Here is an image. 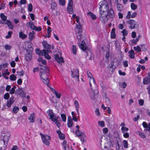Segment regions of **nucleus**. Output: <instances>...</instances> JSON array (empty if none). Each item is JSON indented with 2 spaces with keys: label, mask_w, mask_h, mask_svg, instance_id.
<instances>
[{
  "label": "nucleus",
  "mask_w": 150,
  "mask_h": 150,
  "mask_svg": "<svg viewBox=\"0 0 150 150\" xmlns=\"http://www.w3.org/2000/svg\"><path fill=\"white\" fill-rule=\"evenodd\" d=\"M120 87L123 88H125L126 87L127 84L125 82H123V83L120 84Z\"/></svg>",
  "instance_id": "obj_53"
},
{
  "label": "nucleus",
  "mask_w": 150,
  "mask_h": 150,
  "mask_svg": "<svg viewBox=\"0 0 150 150\" xmlns=\"http://www.w3.org/2000/svg\"><path fill=\"white\" fill-rule=\"evenodd\" d=\"M59 4L60 5L63 6L65 5V0H59Z\"/></svg>",
  "instance_id": "obj_49"
},
{
  "label": "nucleus",
  "mask_w": 150,
  "mask_h": 150,
  "mask_svg": "<svg viewBox=\"0 0 150 150\" xmlns=\"http://www.w3.org/2000/svg\"><path fill=\"white\" fill-rule=\"evenodd\" d=\"M137 134L139 136H140L141 138L143 139L145 138L146 137L145 135L143 132H138Z\"/></svg>",
  "instance_id": "obj_32"
},
{
  "label": "nucleus",
  "mask_w": 150,
  "mask_h": 150,
  "mask_svg": "<svg viewBox=\"0 0 150 150\" xmlns=\"http://www.w3.org/2000/svg\"><path fill=\"white\" fill-rule=\"evenodd\" d=\"M87 15V16H90L93 19L95 20L96 18V16L91 12H88Z\"/></svg>",
  "instance_id": "obj_22"
},
{
  "label": "nucleus",
  "mask_w": 150,
  "mask_h": 150,
  "mask_svg": "<svg viewBox=\"0 0 150 150\" xmlns=\"http://www.w3.org/2000/svg\"><path fill=\"white\" fill-rule=\"evenodd\" d=\"M26 3V0H21L20 1V4H18V6H21L22 4H25Z\"/></svg>",
  "instance_id": "obj_52"
},
{
  "label": "nucleus",
  "mask_w": 150,
  "mask_h": 150,
  "mask_svg": "<svg viewBox=\"0 0 150 150\" xmlns=\"http://www.w3.org/2000/svg\"><path fill=\"white\" fill-rule=\"evenodd\" d=\"M98 124L99 126L102 127H103L105 126V123L103 121H99Z\"/></svg>",
  "instance_id": "obj_48"
},
{
  "label": "nucleus",
  "mask_w": 150,
  "mask_h": 150,
  "mask_svg": "<svg viewBox=\"0 0 150 150\" xmlns=\"http://www.w3.org/2000/svg\"><path fill=\"white\" fill-rule=\"evenodd\" d=\"M40 69L41 70L40 73L41 79L42 81L48 86L49 80L47 77V74L49 72V69L48 67L42 66Z\"/></svg>",
  "instance_id": "obj_1"
},
{
  "label": "nucleus",
  "mask_w": 150,
  "mask_h": 150,
  "mask_svg": "<svg viewBox=\"0 0 150 150\" xmlns=\"http://www.w3.org/2000/svg\"><path fill=\"white\" fill-rule=\"evenodd\" d=\"M127 23L129 25V28L130 29L137 28L139 26L138 23L133 19L127 21Z\"/></svg>",
  "instance_id": "obj_5"
},
{
  "label": "nucleus",
  "mask_w": 150,
  "mask_h": 150,
  "mask_svg": "<svg viewBox=\"0 0 150 150\" xmlns=\"http://www.w3.org/2000/svg\"><path fill=\"white\" fill-rule=\"evenodd\" d=\"M142 125L144 128H145L144 130H147L148 131H150V123H149L148 124L144 122L142 123Z\"/></svg>",
  "instance_id": "obj_14"
},
{
  "label": "nucleus",
  "mask_w": 150,
  "mask_h": 150,
  "mask_svg": "<svg viewBox=\"0 0 150 150\" xmlns=\"http://www.w3.org/2000/svg\"><path fill=\"white\" fill-rule=\"evenodd\" d=\"M117 1V9L119 11H121L123 10V6L121 4H119L118 0Z\"/></svg>",
  "instance_id": "obj_20"
},
{
  "label": "nucleus",
  "mask_w": 150,
  "mask_h": 150,
  "mask_svg": "<svg viewBox=\"0 0 150 150\" xmlns=\"http://www.w3.org/2000/svg\"><path fill=\"white\" fill-rule=\"evenodd\" d=\"M27 25H29L31 29L33 30H35V28H36V26H35L33 23L31 21L29 23H27Z\"/></svg>",
  "instance_id": "obj_18"
},
{
  "label": "nucleus",
  "mask_w": 150,
  "mask_h": 150,
  "mask_svg": "<svg viewBox=\"0 0 150 150\" xmlns=\"http://www.w3.org/2000/svg\"><path fill=\"white\" fill-rule=\"evenodd\" d=\"M139 39L138 38H137L136 39H132L130 40V42H131V45H133L136 44L137 42L138 41Z\"/></svg>",
  "instance_id": "obj_25"
},
{
  "label": "nucleus",
  "mask_w": 150,
  "mask_h": 150,
  "mask_svg": "<svg viewBox=\"0 0 150 150\" xmlns=\"http://www.w3.org/2000/svg\"><path fill=\"white\" fill-rule=\"evenodd\" d=\"M61 117L63 122H65L66 120V116L65 114H61Z\"/></svg>",
  "instance_id": "obj_46"
},
{
  "label": "nucleus",
  "mask_w": 150,
  "mask_h": 150,
  "mask_svg": "<svg viewBox=\"0 0 150 150\" xmlns=\"http://www.w3.org/2000/svg\"><path fill=\"white\" fill-rule=\"evenodd\" d=\"M131 7L132 10H135L137 9V6L133 3H132L131 4Z\"/></svg>",
  "instance_id": "obj_43"
},
{
  "label": "nucleus",
  "mask_w": 150,
  "mask_h": 150,
  "mask_svg": "<svg viewBox=\"0 0 150 150\" xmlns=\"http://www.w3.org/2000/svg\"><path fill=\"white\" fill-rule=\"evenodd\" d=\"M100 6V14L102 13H108V5L107 1L104 0L100 2L99 3Z\"/></svg>",
  "instance_id": "obj_3"
},
{
  "label": "nucleus",
  "mask_w": 150,
  "mask_h": 150,
  "mask_svg": "<svg viewBox=\"0 0 150 150\" xmlns=\"http://www.w3.org/2000/svg\"><path fill=\"white\" fill-rule=\"evenodd\" d=\"M141 49L143 51H145L146 50V49L145 48V45L144 44H142L141 45Z\"/></svg>",
  "instance_id": "obj_62"
},
{
  "label": "nucleus",
  "mask_w": 150,
  "mask_h": 150,
  "mask_svg": "<svg viewBox=\"0 0 150 150\" xmlns=\"http://www.w3.org/2000/svg\"><path fill=\"white\" fill-rule=\"evenodd\" d=\"M0 16L2 20L4 21H6L7 17L6 16H5L4 13H1L0 15Z\"/></svg>",
  "instance_id": "obj_29"
},
{
  "label": "nucleus",
  "mask_w": 150,
  "mask_h": 150,
  "mask_svg": "<svg viewBox=\"0 0 150 150\" xmlns=\"http://www.w3.org/2000/svg\"><path fill=\"white\" fill-rule=\"evenodd\" d=\"M9 94L8 93H6L4 96V98L5 99L7 100L9 97Z\"/></svg>",
  "instance_id": "obj_56"
},
{
  "label": "nucleus",
  "mask_w": 150,
  "mask_h": 150,
  "mask_svg": "<svg viewBox=\"0 0 150 150\" xmlns=\"http://www.w3.org/2000/svg\"><path fill=\"white\" fill-rule=\"evenodd\" d=\"M87 73L88 77L90 78V79L93 77V75L89 71H87Z\"/></svg>",
  "instance_id": "obj_54"
},
{
  "label": "nucleus",
  "mask_w": 150,
  "mask_h": 150,
  "mask_svg": "<svg viewBox=\"0 0 150 150\" xmlns=\"http://www.w3.org/2000/svg\"><path fill=\"white\" fill-rule=\"evenodd\" d=\"M74 105L76 107V109H79V105L78 102L77 100H75L74 103Z\"/></svg>",
  "instance_id": "obj_47"
},
{
  "label": "nucleus",
  "mask_w": 150,
  "mask_h": 150,
  "mask_svg": "<svg viewBox=\"0 0 150 150\" xmlns=\"http://www.w3.org/2000/svg\"><path fill=\"white\" fill-rule=\"evenodd\" d=\"M12 33V32L11 31H8V35H6L5 38H10L11 36V34Z\"/></svg>",
  "instance_id": "obj_57"
},
{
  "label": "nucleus",
  "mask_w": 150,
  "mask_h": 150,
  "mask_svg": "<svg viewBox=\"0 0 150 150\" xmlns=\"http://www.w3.org/2000/svg\"><path fill=\"white\" fill-rule=\"evenodd\" d=\"M42 139L43 143L47 146L49 145L50 143L48 140H50V137L49 136L46 135H44L41 133H40Z\"/></svg>",
  "instance_id": "obj_6"
},
{
  "label": "nucleus",
  "mask_w": 150,
  "mask_h": 150,
  "mask_svg": "<svg viewBox=\"0 0 150 150\" xmlns=\"http://www.w3.org/2000/svg\"><path fill=\"white\" fill-rule=\"evenodd\" d=\"M91 83H93V85L95 86L96 85V83L93 77L91 79H90L89 80V84L91 86V88L92 89V88L91 87Z\"/></svg>",
  "instance_id": "obj_28"
},
{
  "label": "nucleus",
  "mask_w": 150,
  "mask_h": 150,
  "mask_svg": "<svg viewBox=\"0 0 150 150\" xmlns=\"http://www.w3.org/2000/svg\"><path fill=\"white\" fill-rule=\"evenodd\" d=\"M19 37L22 39H24L27 37L26 34H24L21 31L19 33Z\"/></svg>",
  "instance_id": "obj_27"
},
{
  "label": "nucleus",
  "mask_w": 150,
  "mask_h": 150,
  "mask_svg": "<svg viewBox=\"0 0 150 150\" xmlns=\"http://www.w3.org/2000/svg\"><path fill=\"white\" fill-rule=\"evenodd\" d=\"M36 53L39 55L44 56V53L43 50L41 51L39 49H36L35 50Z\"/></svg>",
  "instance_id": "obj_26"
},
{
  "label": "nucleus",
  "mask_w": 150,
  "mask_h": 150,
  "mask_svg": "<svg viewBox=\"0 0 150 150\" xmlns=\"http://www.w3.org/2000/svg\"><path fill=\"white\" fill-rule=\"evenodd\" d=\"M32 54L31 52H28L25 54V58L26 61H29L32 59Z\"/></svg>",
  "instance_id": "obj_15"
},
{
  "label": "nucleus",
  "mask_w": 150,
  "mask_h": 150,
  "mask_svg": "<svg viewBox=\"0 0 150 150\" xmlns=\"http://www.w3.org/2000/svg\"><path fill=\"white\" fill-rule=\"evenodd\" d=\"M59 138L60 139L62 140H63L65 138V136L62 133L61 134H59Z\"/></svg>",
  "instance_id": "obj_55"
},
{
  "label": "nucleus",
  "mask_w": 150,
  "mask_h": 150,
  "mask_svg": "<svg viewBox=\"0 0 150 150\" xmlns=\"http://www.w3.org/2000/svg\"><path fill=\"white\" fill-rule=\"evenodd\" d=\"M80 136L81 137H80V140L82 142V143H83L84 142V138L86 137V135L83 134H82V135Z\"/></svg>",
  "instance_id": "obj_45"
},
{
  "label": "nucleus",
  "mask_w": 150,
  "mask_h": 150,
  "mask_svg": "<svg viewBox=\"0 0 150 150\" xmlns=\"http://www.w3.org/2000/svg\"><path fill=\"white\" fill-rule=\"evenodd\" d=\"M109 18V16L108 15V13L107 14L106 13L100 14V20L103 23H107Z\"/></svg>",
  "instance_id": "obj_7"
},
{
  "label": "nucleus",
  "mask_w": 150,
  "mask_h": 150,
  "mask_svg": "<svg viewBox=\"0 0 150 150\" xmlns=\"http://www.w3.org/2000/svg\"><path fill=\"white\" fill-rule=\"evenodd\" d=\"M73 124V122L72 120H70L68 121L67 125L69 127H72Z\"/></svg>",
  "instance_id": "obj_39"
},
{
  "label": "nucleus",
  "mask_w": 150,
  "mask_h": 150,
  "mask_svg": "<svg viewBox=\"0 0 150 150\" xmlns=\"http://www.w3.org/2000/svg\"><path fill=\"white\" fill-rule=\"evenodd\" d=\"M28 11L30 12H31L33 10V6L31 4H30L28 6Z\"/></svg>",
  "instance_id": "obj_50"
},
{
  "label": "nucleus",
  "mask_w": 150,
  "mask_h": 150,
  "mask_svg": "<svg viewBox=\"0 0 150 150\" xmlns=\"http://www.w3.org/2000/svg\"><path fill=\"white\" fill-rule=\"evenodd\" d=\"M9 138V135H5L3 137V140H0V143H1L2 145L3 144L4 145L3 147L0 146V150H5Z\"/></svg>",
  "instance_id": "obj_4"
},
{
  "label": "nucleus",
  "mask_w": 150,
  "mask_h": 150,
  "mask_svg": "<svg viewBox=\"0 0 150 150\" xmlns=\"http://www.w3.org/2000/svg\"><path fill=\"white\" fill-rule=\"evenodd\" d=\"M73 4V1L72 0H69L68 4L67 10L68 12L71 14H72L74 13Z\"/></svg>",
  "instance_id": "obj_8"
},
{
  "label": "nucleus",
  "mask_w": 150,
  "mask_h": 150,
  "mask_svg": "<svg viewBox=\"0 0 150 150\" xmlns=\"http://www.w3.org/2000/svg\"><path fill=\"white\" fill-rule=\"evenodd\" d=\"M109 13L111 18H112L114 16V11L112 9L110 8V9Z\"/></svg>",
  "instance_id": "obj_30"
},
{
  "label": "nucleus",
  "mask_w": 150,
  "mask_h": 150,
  "mask_svg": "<svg viewBox=\"0 0 150 150\" xmlns=\"http://www.w3.org/2000/svg\"><path fill=\"white\" fill-rule=\"evenodd\" d=\"M47 113L48 114V115L50 116L49 118L51 120L57 117L54 115V113L52 110H48L47 112Z\"/></svg>",
  "instance_id": "obj_13"
},
{
  "label": "nucleus",
  "mask_w": 150,
  "mask_h": 150,
  "mask_svg": "<svg viewBox=\"0 0 150 150\" xmlns=\"http://www.w3.org/2000/svg\"><path fill=\"white\" fill-rule=\"evenodd\" d=\"M124 133L123 134V137L125 138H128L129 137V134L127 132L123 133Z\"/></svg>",
  "instance_id": "obj_60"
},
{
  "label": "nucleus",
  "mask_w": 150,
  "mask_h": 150,
  "mask_svg": "<svg viewBox=\"0 0 150 150\" xmlns=\"http://www.w3.org/2000/svg\"><path fill=\"white\" fill-rule=\"evenodd\" d=\"M38 61L39 62H41L43 64H45L46 63V62L45 60L42 59H38Z\"/></svg>",
  "instance_id": "obj_58"
},
{
  "label": "nucleus",
  "mask_w": 150,
  "mask_h": 150,
  "mask_svg": "<svg viewBox=\"0 0 150 150\" xmlns=\"http://www.w3.org/2000/svg\"><path fill=\"white\" fill-rule=\"evenodd\" d=\"M34 35L35 33L34 31L30 33L29 34V38L30 40L32 41L35 38Z\"/></svg>",
  "instance_id": "obj_21"
},
{
  "label": "nucleus",
  "mask_w": 150,
  "mask_h": 150,
  "mask_svg": "<svg viewBox=\"0 0 150 150\" xmlns=\"http://www.w3.org/2000/svg\"><path fill=\"white\" fill-rule=\"evenodd\" d=\"M28 119L29 120L30 122L33 123L35 121V116L34 113L30 114V115L28 117Z\"/></svg>",
  "instance_id": "obj_17"
},
{
  "label": "nucleus",
  "mask_w": 150,
  "mask_h": 150,
  "mask_svg": "<svg viewBox=\"0 0 150 150\" xmlns=\"http://www.w3.org/2000/svg\"><path fill=\"white\" fill-rule=\"evenodd\" d=\"M57 117H56V118H54L52 120L57 125L58 127H59V126L60 125V124L59 122L57 121Z\"/></svg>",
  "instance_id": "obj_31"
},
{
  "label": "nucleus",
  "mask_w": 150,
  "mask_h": 150,
  "mask_svg": "<svg viewBox=\"0 0 150 150\" xmlns=\"http://www.w3.org/2000/svg\"><path fill=\"white\" fill-rule=\"evenodd\" d=\"M71 50L73 53L75 54H76V46L74 45H73Z\"/></svg>",
  "instance_id": "obj_34"
},
{
  "label": "nucleus",
  "mask_w": 150,
  "mask_h": 150,
  "mask_svg": "<svg viewBox=\"0 0 150 150\" xmlns=\"http://www.w3.org/2000/svg\"><path fill=\"white\" fill-rule=\"evenodd\" d=\"M42 43L44 47V49L43 50V53H44V56L46 59H50L51 58V57L48 54L51 52L50 50L51 45L48 44L45 41L43 42Z\"/></svg>",
  "instance_id": "obj_2"
},
{
  "label": "nucleus",
  "mask_w": 150,
  "mask_h": 150,
  "mask_svg": "<svg viewBox=\"0 0 150 150\" xmlns=\"http://www.w3.org/2000/svg\"><path fill=\"white\" fill-rule=\"evenodd\" d=\"M16 76L13 74L11 75L10 76V79L11 80L14 81L16 79Z\"/></svg>",
  "instance_id": "obj_37"
},
{
  "label": "nucleus",
  "mask_w": 150,
  "mask_h": 150,
  "mask_svg": "<svg viewBox=\"0 0 150 150\" xmlns=\"http://www.w3.org/2000/svg\"><path fill=\"white\" fill-rule=\"evenodd\" d=\"M67 144V142L65 140L64 141L63 143V145L64 146V148L65 149L67 148V146H68Z\"/></svg>",
  "instance_id": "obj_51"
},
{
  "label": "nucleus",
  "mask_w": 150,
  "mask_h": 150,
  "mask_svg": "<svg viewBox=\"0 0 150 150\" xmlns=\"http://www.w3.org/2000/svg\"><path fill=\"white\" fill-rule=\"evenodd\" d=\"M79 46L83 51H86L88 50V47L86 46V43L83 40L82 41L80 44L79 43Z\"/></svg>",
  "instance_id": "obj_12"
},
{
  "label": "nucleus",
  "mask_w": 150,
  "mask_h": 150,
  "mask_svg": "<svg viewBox=\"0 0 150 150\" xmlns=\"http://www.w3.org/2000/svg\"><path fill=\"white\" fill-rule=\"evenodd\" d=\"M77 39H78V41H80V39L82 37V35L81 34V33L77 34Z\"/></svg>",
  "instance_id": "obj_59"
},
{
  "label": "nucleus",
  "mask_w": 150,
  "mask_h": 150,
  "mask_svg": "<svg viewBox=\"0 0 150 150\" xmlns=\"http://www.w3.org/2000/svg\"><path fill=\"white\" fill-rule=\"evenodd\" d=\"M123 146L124 148H128V142L126 140H124L123 141Z\"/></svg>",
  "instance_id": "obj_41"
},
{
  "label": "nucleus",
  "mask_w": 150,
  "mask_h": 150,
  "mask_svg": "<svg viewBox=\"0 0 150 150\" xmlns=\"http://www.w3.org/2000/svg\"><path fill=\"white\" fill-rule=\"evenodd\" d=\"M19 108L18 107H13V112L15 113H16L19 110Z\"/></svg>",
  "instance_id": "obj_40"
},
{
  "label": "nucleus",
  "mask_w": 150,
  "mask_h": 150,
  "mask_svg": "<svg viewBox=\"0 0 150 150\" xmlns=\"http://www.w3.org/2000/svg\"><path fill=\"white\" fill-rule=\"evenodd\" d=\"M115 28H113L111 32V37L112 38H115L116 37V34L115 33Z\"/></svg>",
  "instance_id": "obj_23"
},
{
  "label": "nucleus",
  "mask_w": 150,
  "mask_h": 150,
  "mask_svg": "<svg viewBox=\"0 0 150 150\" xmlns=\"http://www.w3.org/2000/svg\"><path fill=\"white\" fill-rule=\"evenodd\" d=\"M75 134L78 137H79L82 135V134H83V133L80 131L79 129L76 131Z\"/></svg>",
  "instance_id": "obj_36"
},
{
  "label": "nucleus",
  "mask_w": 150,
  "mask_h": 150,
  "mask_svg": "<svg viewBox=\"0 0 150 150\" xmlns=\"http://www.w3.org/2000/svg\"><path fill=\"white\" fill-rule=\"evenodd\" d=\"M129 56L131 59H133L134 58V53L133 50H131L129 52Z\"/></svg>",
  "instance_id": "obj_19"
},
{
  "label": "nucleus",
  "mask_w": 150,
  "mask_h": 150,
  "mask_svg": "<svg viewBox=\"0 0 150 150\" xmlns=\"http://www.w3.org/2000/svg\"><path fill=\"white\" fill-rule=\"evenodd\" d=\"M139 103L140 105H143L144 103V100H143L140 99L139 101Z\"/></svg>",
  "instance_id": "obj_64"
},
{
  "label": "nucleus",
  "mask_w": 150,
  "mask_h": 150,
  "mask_svg": "<svg viewBox=\"0 0 150 150\" xmlns=\"http://www.w3.org/2000/svg\"><path fill=\"white\" fill-rule=\"evenodd\" d=\"M121 129L122 133L125 132L127 131L129 129L128 128L124 127H122Z\"/></svg>",
  "instance_id": "obj_42"
},
{
  "label": "nucleus",
  "mask_w": 150,
  "mask_h": 150,
  "mask_svg": "<svg viewBox=\"0 0 150 150\" xmlns=\"http://www.w3.org/2000/svg\"><path fill=\"white\" fill-rule=\"evenodd\" d=\"M133 49L138 52H140L141 51V48L139 46H137V47H134Z\"/></svg>",
  "instance_id": "obj_33"
},
{
  "label": "nucleus",
  "mask_w": 150,
  "mask_h": 150,
  "mask_svg": "<svg viewBox=\"0 0 150 150\" xmlns=\"http://www.w3.org/2000/svg\"><path fill=\"white\" fill-rule=\"evenodd\" d=\"M121 33H122V35L124 36H126L128 34V31L125 29L123 30Z\"/></svg>",
  "instance_id": "obj_44"
},
{
  "label": "nucleus",
  "mask_w": 150,
  "mask_h": 150,
  "mask_svg": "<svg viewBox=\"0 0 150 150\" xmlns=\"http://www.w3.org/2000/svg\"><path fill=\"white\" fill-rule=\"evenodd\" d=\"M10 64L12 67H13L16 66V63L14 61H12L11 62Z\"/></svg>",
  "instance_id": "obj_63"
},
{
  "label": "nucleus",
  "mask_w": 150,
  "mask_h": 150,
  "mask_svg": "<svg viewBox=\"0 0 150 150\" xmlns=\"http://www.w3.org/2000/svg\"><path fill=\"white\" fill-rule=\"evenodd\" d=\"M11 47L10 45H6L5 46V48L6 50H8L11 49Z\"/></svg>",
  "instance_id": "obj_61"
},
{
  "label": "nucleus",
  "mask_w": 150,
  "mask_h": 150,
  "mask_svg": "<svg viewBox=\"0 0 150 150\" xmlns=\"http://www.w3.org/2000/svg\"><path fill=\"white\" fill-rule=\"evenodd\" d=\"M5 24H7L10 28L12 29L13 28V25L12 23L9 20H7Z\"/></svg>",
  "instance_id": "obj_24"
},
{
  "label": "nucleus",
  "mask_w": 150,
  "mask_h": 150,
  "mask_svg": "<svg viewBox=\"0 0 150 150\" xmlns=\"http://www.w3.org/2000/svg\"><path fill=\"white\" fill-rule=\"evenodd\" d=\"M8 63H5L2 65H0V67L1 70L4 69L7 67L8 65Z\"/></svg>",
  "instance_id": "obj_38"
},
{
  "label": "nucleus",
  "mask_w": 150,
  "mask_h": 150,
  "mask_svg": "<svg viewBox=\"0 0 150 150\" xmlns=\"http://www.w3.org/2000/svg\"><path fill=\"white\" fill-rule=\"evenodd\" d=\"M15 93L20 95V96L23 98H25L26 96L25 93L23 91L22 88L16 90Z\"/></svg>",
  "instance_id": "obj_10"
},
{
  "label": "nucleus",
  "mask_w": 150,
  "mask_h": 150,
  "mask_svg": "<svg viewBox=\"0 0 150 150\" xmlns=\"http://www.w3.org/2000/svg\"><path fill=\"white\" fill-rule=\"evenodd\" d=\"M14 101V97L13 96L11 97L10 98L9 100H8L7 102V106L10 107L12 103Z\"/></svg>",
  "instance_id": "obj_16"
},
{
  "label": "nucleus",
  "mask_w": 150,
  "mask_h": 150,
  "mask_svg": "<svg viewBox=\"0 0 150 150\" xmlns=\"http://www.w3.org/2000/svg\"><path fill=\"white\" fill-rule=\"evenodd\" d=\"M54 58L57 62L62 65V63L64 62L63 58L61 56L59 57L58 55H54Z\"/></svg>",
  "instance_id": "obj_11"
},
{
  "label": "nucleus",
  "mask_w": 150,
  "mask_h": 150,
  "mask_svg": "<svg viewBox=\"0 0 150 150\" xmlns=\"http://www.w3.org/2000/svg\"><path fill=\"white\" fill-rule=\"evenodd\" d=\"M57 6L56 3L55 2H53L51 4V8L52 10H54Z\"/></svg>",
  "instance_id": "obj_35"
},
{
  "label": "nucleus",
  "mask_w": 150,
  "mask_h": 150,
  "mask_svg": "<svg viewBox=\"0 0 150 150\" xmlns=\"http://www.w3.org/2000/svg\"><path fill=\"white\" fill-rule=\"evenodd\" d=\"M71 76L73 78L79 79V72L78 69H73L71 71Z\"/></svg>",
  "instance_id": "obj_9"
}]
</instances>
